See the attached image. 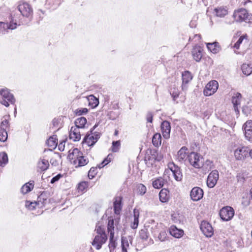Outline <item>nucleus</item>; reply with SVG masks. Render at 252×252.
Segmentation results:
<instances>
[{
    "label": "nucleus",
    "instance_id": "nucleus-1",
    "mask_svg": "<svg viewBox=\"0 0 252 252\" xmlns=\"http://www.w3.org/2000/svg\"><path fill=\"white\" fill-rule=\"evenodd\" d=\"M234 20L237 22H245L250 23L252 21V15H250L247 10L241 8L235 10L233 14Z\"/></svg>",
    "mask_w": 252,
    "mask_h": 252
},
{
    "label": "nucleus",
    "instance_id": "nucleus-2",
    "mask_svg": "<svg viewBox=\"0 0 252 252\" xmlns=\"http://www.w3.org/2000/svg\"><path fill=\"white\" fill-rule=\"evenodd\" d=\"M0 95L2 96V100L0 101L1 104L6 107H8L9 104H14L15 102V99L12 94L7 88H3L0 90Z\"/></svg>",
    "mask_w": 252,
    "mask_h": 252
},
{
    "label": "nucleus",
    "instance_id": "nucleus-3",
    "mask_svg": "<svg viewBox=\"0 0 252 252\" xmlns=\"http://www.w3.org/2000/svg\"><path fill=\"white\" fill-rule=\"evenodd\" d=\"M95 127L96 125L91 129L89 132L87 133L83 139V143L86 144L88 146H93L100 138L98 132H93Z\"/></svg>",
    "mask_w": 252,
    "mask_h": 252
},
{
    "label": "nucleus",
    "instance_id": "nucleus-4",
    "mask_svg": "<svg viewBox=\"0 0 252 252\" xmlns=\"http://www.w3.org/2000/svg\"><path fill=\"white\" fill-rule=\"evenodd\" d=\"M202 157L197 153L191 152L188 157V160L189 163L196 168H200L202 165V161H200Z\"/></svg>",
    "mask_w": 252,
    "mask_h": 252
},
{
    "label": "nucleus",
    "instance_id": "nucleus-5",
    "mask_svg": "<svg viewBox=\"0 0 252 252\" xmlns=\"http://www.w3.org/2000/svg\"><path fill=\"white\" fill-rule=\"evenodd\" d=\"M219 87V83L216 80H212L208 82L206 85L203 94L205 96H211L215 94Z\"/></svg>",
    "mask_w": 252,
    "mask_h": 252
},
{
    "label": "nucleus",
    "instance_id": "nucleus-6",
    "mask_svg": "<svg viewBox=\"0 0 252 252\" xmlns=\"http://www.w3.org/2000/svg\"><path fill=\"white\" fill-rule=\"evenodd\" d=\"M234 215V210L231 207H223L220 211L221 219L224 221H228L232 219Z\"/></svg>",
    "mask_w": 252,
    "mask_h": 252
},
{
    "label": "nucleus",
    "instance_id": "nucleus-7",
    "mask_svg": "<svg viewBox=\"0 0 252 252\" xmlns=\"http://www.w3.org/2000/svg\"><path fill=\"white\" fill-rule=\"evenodd\" d=\"M249 151L246 147H239L234 151V156L237 160H243L249 155Z\"/></svg>",
    "mask_w": 252,
    "mask_h": 252
},
{
    "label": "nucleus",
    "instance_id": "nucleus-8",
    "mask_svg": "<svg viewBox=\"0 0 252 252\" xmlns=\"http://www.w3.org/2000/svg\"><path fill=\"white\" fill-rule=\"evenodd\" d=\"M219 172L217 170H213L208 175L207 180V185L210 188H213L217 184L219 179Z\"/></svg>",
    "mask_w": 252,
    "mask_h": 252
},
{
    "label": "nucleus",
    "instance_id": "nucleus-9",
    "mask_svg": "<svg viewBox=\"0 0 252 252\" xmlns=\"http://www.w3.org/2000/svg\"><path fill=\"white\" fill-rule=\"evenodd\" d=\"M168 168L176 181H180L182 179L183 175L180 167L172 162L169 163Z\"/></svg>",
    "mask_w": 252,
    "mask_h": 252
},
{
    "label": "nucleus",
    "instance_id": "nucleus-10",
    "mask_svg": "<svg viewBox=\"0 0 252 252\" xmlns=\"http://www.w3.org/2000/svg\"><path fill=\"white\" fill-rule=\"evenodd\" d=\"M200 229L202 233L206 237H211L213 234V229L211 225L206 221H203L200 226Z\"/></svg>",
    "mask_w": 252,
    "mask_h": 252
},
{
    "label": "nucleus",
    "instance_id": "nucleus-11",
    "mask_svg": "<svg viewBox=\"0 0 252 252\" xmlns=\"http://www.w3.org/2000/svg\"><path fill=\"white\" fill-rule=\"evenodd\" d=\"M107 239L106 234H102V235H96L92 243V245L97 250H99L101 248L102 245L106 242Z\"/></svg>",
    "mask_w": 252,
    "mask_h": 252
},
{
    "label": "nucleus",
    "instance_id": "nucleus-12",
    "mask_svg": "<svg viewBox=\"0 0 252 252\" xmlns=\"http://www.w3.org/2000/svg\"><path fill=\"white\" fill-rule=\"evenodd\" d=\"M190 196L193 201H198L203 197V191L199 187H194L190 191Z\"/></svg>",
    "mask_w": 252,
    "mask_h": 252
},
{
    "label": "nucleus",
    "instance_id": "nucleus-13",
    "mask_svg": "<svg viewBox=\"0 0 252 252\" xmlns=\"http://www.w3.org/2000/svg\"><path fill=\"white\" fill-rule=\"evenodd\" d=\"M18 8L23 16L28 17L32 13V10L30 5L26 2L19 4Z\"/></svg>",
    "mask_w": 252,
    "mask_h": 252
},
{
    "label": "nucleus",
    "instance_id": "nucleus-14",
    "mask_svg": "<svg viewBox=\"0 0 252 252\" xmlns=\"http://www.w3.org/2000/svg\"><path fill=\"white\" fill-rule=\"evenodd\" d=\"M83 155L82 153L77 148H74L72 151H69L68 158L70 160V161L73 164H76L77 159L79 158V157Z\"/></svg>",
    "mask_w": 252,
    "mask_h": 252
},
{
    "label": "nucleus",
    "instance_id": "nucleus-15",
    "mask_svg": "<svg viewBox=\"0 0 252 252\" xmlns=\"http://www.w3.org/2000/svg\"><path fill=\"white\" fill-rule=\"evenodd\" d=\"M17 24L13 20H11L9 23L0 22V32L2 34L5 33V32L9 30H14L17 28Z\"/></svg>",
    "mask_w": 252,
    "mask_h": 252
},
{
    "label": "nucleus",
    "instance_id": "nucleus-16",
    "mask_svg": "<svg viewBox=\"0 0 252 252\" xmlns=\"http://www.w3.org/2000/svg\"><path fill=\"white\" fill-rule=\"evenodd\" d=\"M161 129L163 137L168 139L170 137L171 131L170 124L167 121H163L161 125Z\"/></svg>",
    "mask_w": 252,
    "mask_h": 252
},
{
    "label": "nucleus",
    "instance_id": "nucleus-17",
    "mask_svg": "<svg viewBox=\"0 0 252 252\" xmlns=\"http://www.w3.org/2000/svg\"><path fill=\"white\" fill-rule=\"evenodd\" d=\"M241 97V94L239 93L234 94L232 97V103L233 104L234 109L237 115L239 113L238 106L240 105Z\"/></svg>",
    "mask_w": 252,
    "mask_h": 252
},
{
    "label": "nucleus",
    "instance_id": "nucleus-18",
    "mask_svg": "<svg viewBox=\"0 0 252 252\" xmlns=\"http://www.w3.org/2000/svg\"><path fill=\"white\" fill-rule=\"evenodd\" d=\"M202 49L200 46H195L192 50V56L193 59L199 62L202 57Z\"/></svg>",
    "mask_w": 252,
    "mask_h": 252
},
{
    "label": "nucleus",
    "instance_id": "nucleus-19",
    "mask_svg": "<svg viewBox=\"0 0 252 252\" xmlns=\"http://www.w3.org/2000/svg\"><path fill=\"white\" fill-rule=\"evenodd\" d=\"M69 138L74 141H78L81 139V134L79 128L77 127L72 126L69 133Z\"/></svg>",
    "mask_w": 252,
    "mask_h": 252
},
{
    "label": "nucleus",
    "instance_id": "nucleus-20",
    "mask_svg": "<svg viewBox=\"0 0 252 252\" xmlns=\"http://www.w3.org/2000/svg\"><path fill=\"white\" fill-rule=\"evenodd\" d=\"M192 78L191 74L189 71H186L182 73V89L186 88V85L190 82Z\"/></svg>",
    "mask_w": 252,
    "mask_h": 252
},
{
    "label": "nucleus",
    "instance_id": "nucleus-21",
    "mask_svg": "<svg viewBox=\"0 0 252 252\" xmlns=\"http://www.w3.org/2000/svg\"><path fill=\"white\" fill-rule=\"evenodd\" d=\"M169 232L172 236L177 238H181L184 234L183 230L179 229L174 225L171 226Z\"/></svg>",
    "mask_w": 252,
    "mask_h": 252
},
{
    "label": "nucleus",
    "instance_id": "nucleus-22",
    "mask_svg": "<svg viewBox=\"0 0 252 252\" xmlns=\"http://www.w3.org/2000/svg\"><path fill=\"white\" fill-rule=\"evenodd\" d=\"M139 211L138 210L135 208L133 210V220L131 221L130 226L132 229H136L137 228L139 224Z\"/></svg>",
    "mask_w": 252,
    "mask_h": 252
},
{
    "label": "nucleus",
    "instance_id": "nucleus-23",
    "mask_svg": "<svg viewBox=\"0 0 252 252\" xmlns=\"http://www.w3.org/2000/svg\"><path fill=\"white\" fill-rule=\"evenodd\" d=\"M34 181H30L24 185L21 189V191L23 194H25L31 191L34 188Z\"/></svg>",
    "mask_w": 252,
    "mask_h": 252
},
{
    "label": "nucleus",
    "instance_id": "nucleus-24",
    "mask_svg": "<svg viewBox=\"0 0 252 252\" xmlns=\"http://www.w3.org/2000/svg\"><path fill=\"white\" fill-rule=\"evenodd\" d=\"M129 243H131V238L130 237H122V252H127V249L129 247Z\"/></svg>",
    "mask_w": 252,
    "mask_h": 252
},
{
    "label": "nucleus",
    "instance_id": "nucleus-25",
    "mask_svg": "<svg viewBox=\"0 0 252 252\" xmlns=\"http://www.w3.org/2000/svg\"><path fill=\"white\" fill-rule=\"evenodd\" d=\"M159 198L161 202H167L170 198L169 191L165 189H162L159 192Z\"/></svg>",
    "mask_w": 252,
    "mask_h": 252
},
{
    "label": "nucleus",
    "instance_id": "nucleus-26",
    "mask_svg": "<svg viewBox=\"0 0 252 252\" xmlns=\"http://www.w3.org/2000/svg\"><path fill=\"white\" fill-rule=\"evenodd\" d=\"M88 104L92 108L96 107L99 104L98 99L93 95L87 97Z\"/></svg>",
    "mask_w": 252,
    "mask_h": 252
},
{
    "label": "nucleus",
    "instance_id": "nucleus-27",
    "mask_svg": "<svg viewBox=\"0 0 252 252\" xmlns=\"http://www.w3.org/2000/svg\"><path fill=\"white\" fill-rule=\"evenodd\" d=\"M188 148L183 147L178 152V159L179 161H183L187 158Z\"/></svg>",
    "mask_w": 252,
    "mask_h": 252
},
{
    "label": "nucleus",
    "instance_id": "nucleus-28",
    "mask_svg": "<svg viewBox=\"0 0 252 252\" xmlns=\"http://www.w3.org/2000/svg\"><path fill=\"white\" fill-rule=\"evenodd\" d=\"M87 123V120L85 117H82L77 119L75 121V127L78 128H83L85 127V126Z\"/></svg>",
    "mask_w": 252,
    "mask_h": 252
},
{
    "label": "nucleus",
    "instance_id": "nucleus-29",
    "mask_svg": "<svg viewBox=\"0 0 252 252\" xmlns=\"http://www.w3.org/2000/svg\"><path fill=\"white\" fill-rule=\"evenodd\" d=\"M88 162V158L81 155V156L77 159L76 164H74V165H75L76 167L83 166L87 164Z\"/></svg>",
    "mask_w": 252,
    "mask_h": 252
},
{
    "label": "nucleus",
    "instance_id": "nucleus-30",
    "mask_svg": "<svg viewBox=\"0 0 252 252\" xmlns=\"http://www.w3.org/2000/svg\"><path fill=\"white\" fill-rule=\"evenodd\" d=\"M152 143L155 147H158L161 143V136L160 133H155L152 138Z\"/></svg>",
    "mask_w": 252,
    "mask_h": 252
},
{
    "label": "nucleus",
    "instance_id": "nucleus-31",
    "mask_svg": "<svg viewBox=\"0 0 252 252\" xmlns=\"http://www.w3.org/2000/svg\"><path fill=\"white\" fill-rule=\"evenodd\" d=\"M216 15L218 17H223L227 14V10L223 7H219L215 9Z\"/></svg>",
    "mask_w": 252,
    "mask_h": 252
},
{
    "label": "nucleus",
    "instance_id": "nucleus-32",
    "mask_svg": "<svg viewBox=\"0 0 252 252\" xmlns=\"http://www.w3.org/2000/svg\"><path fill=\"white\" fill-rule=\"evenodd\" d=\"M241 69L243 73L247 76L250 75L252 73V66L251 64L243 63Z\"/></svg>",
    "mask_w": 252,
    "mask_h": 252
},
{
    "label": "nucleus",
    "instance_id": "nucleus-33",
    "mask_svg": "<svg viewBox=\"0 0 252 252\" xmlns=\"http://www.w3.org/2000/svg\"><path fill=\"white\" fill-rule=\"evenodd\" d=\"M165 180L162 178H158L153 182V186L155 189H160L163 187Z\"/></svg>",
    "mask_w": 252,
    "mask_h": 252
},
{
    "label": "nucleus",
    "instance_id": "nucleus-34",
    "mask_svg": "<svg viewBox=\"0 0 252 252\" xmlns=\"http://www.w3.org/2000/svg\"><path fill=\"white\" fill-rule=\"evenodd\" d=\"M49 166V163L48 160L42 159L38 162V167L43 171L46 170Z\"/></svg>",
    "mask_w": 252,
    "mask_h": 252
},
{
    "label": "nucleus",
    "instance_id": "nucleus-35",
    "mask_svg": "<svg viewBox=\"0 0 252 252\" xmlns=\"http://www.w3.org/2000/svg\"><path fill=\"white\" fill-rule=\"evenodd\" d=\"M218 45V43L217 42H215L214 43H208L207 44V47L211 52L216 54L218 53L219 50Z\"/></svg>",
    "mask_w": 252,
    "mask_h": 252
},
{
    "label": "nucleus",
    "instance_id": "nucleus-36",
    "mask_svg": "<svg viewBox=\"0 0 252 252\" xmlns=\"http://www.w3.org/2000/svg\"><path fill=\"white\" fill-rule=\"evenodd\" d=\"M122 209L121 200V199H116L114 202V210L115 213L117 215H119Z\"/></svg>",
    "mask_w": 252,
    "mask_h": 252
},
{
    "label": "nucleus",
    "instance_id": "nucleus-37",
    "mask_svg": "<svg viewBox=\"0 0 252 252\" xmlns=\"http://www.w3.org/2000/svg\"><path fill=\"white\" fill-rule=\"evenodd\" d=\"M8 156L6 153L2 152L0 153V166H4L8 162Z\"/></svg>",
    "mask_w": 252,
    "mask_h": 252
},
{
    "label": "nucleus",
    "instance_id": "nucleus-38",
    "mask_svg": "<svg viewBox=\"0 0 252 252\" xmlns=\"http://www.w3.org/2000/svg\"><path fill=\"white\" fill-rule=\"evenodd\" d=\"M47 145L52 148H55L58 145V141L56 138L54 136L50 137L47 140Z\"/></svg>",
    "mask_w": 252,
    "mask_h": 252
},
{
    "label": "nucleus",
    "instance_id": "nucleus-39",
    "mask_svg": "<svg viewBox=\"0 0 252 252\" xmlns=\"http://www.w3.org/2000/svg\"><path fill=\"white\" fill-rule=\"evenodd\" d=\"M8 134L6 129L0 128V141L5 142L7 139Z\"/></svg>",
    "mask_w": 252,
    "mask_h": 252
},
{
    "label": "nucleus",
    "instance_id": "nucleus-40",
    "mask_svg": "<svg viewBox=\"0 0 252 252\" xmlns=\"http://www.w3.org/2000/svg\"><path fill=\"white\" fill-rule=\"evenodd\" d=\"M114 235L113 232H111V235H110V239H109V247L110 249H114L116 247V243L114 239Z\"/></svg>",
    "mask_w": 252,
    "mask_h": 252
},
{
    "label": "nucleus",
    "instance_id": "nucleus-41",
    "mask_svg": "<svg viewBox=\"0 0 252 252\" xmlns=\"http://www.w3.org/2000/svg\"><path fill=\"white\" fill-rule=\"evenodd\" d=\"M107 229L108 232L110 233V235H111V232H113L114 234V226L113 219H109L108 220Z\"/></svg>",
    "mask_w": 252,
    "mask_h": 252
},
{
    "label": "nucleus",
    "instance_id": "nucleus-42",
    "mask_svg": "<svg viewBox=\"0 0 252 252\" xmlns=\"http://www.w3.org/2000/svg\"><path fill=\"white\" fill-rule=\"evenodd\" d=\"M37 202H30L29 201H26L25 203V206L28 209L30 210H33L35 209L36 205H37Z\"/></svg>",
    "mask_w": 252,
    "mask_h": 252
},
{
    "label": "nucleus",
    "instance_id": "nucleus-43",
    "mask_svg": "<svg viewBox=\"0 0 252 252\" xmlns=\"http://www.w3.org/2000/svg\"><path fill=\"white\" fill-rule=\"evenodd\" d=\"M167 238V232L165 230H161L158 234V239L161 242H163L166 240Z\"/></svg>",
    "mask_w": 252,
    "mask_h": 252
},
{
    "label": "nucleus",
    "instance_id": "nucleus-44",
    "mask_svg": "<svg viewBox=\"0 0 252 252\" xmlns=\"http://www.w3.org/2000/svg\"><path fill=\"white\" fill-rule=\"evenodd\" d=\"M97 169L96 167H92L89 171L88 177L89 179H92L96 175L97 173Z\"/></svg>",
    "mask_w": 252,
    "mask_h": 252
},
{
    "label": "nucleus",
    "instance_id": "nucleus-45",
    "mask_svg": "<svg viewBox=\"0 0 252 252\" xmlns=\"http://www.w3.org/2000/svg\"><path fill=\"white\" fill-rule=\"evenodd\" d=\"M120 142L119 141H113L112 142V151L113 152H117L120 148Z\"/></svg>",
    "mask_w": 252,
    "mask_h": 252
},
{
    "label": "nucleus",
    "instance_id": "nucleus-46",
    "mask_svg": "<svg viewBox=\"0 0 252 252\" xmlns=\"http://www.w3.org/2000/svg\"><path fill=\"white\" fill-rule=\"evenodd\" d=\"M146 187L143 184H140L137 186V191L139 194L144 195L146 192Z\"/></svg>",
    "mask_w": 252,
    "mask_h": 252
},
{
    "label": "nucleus",
    "instance_id": "nucleus-47",
    "mask_svg": "<svg viewBox=\"0 0 252 252\" xmlns=\"http://www.w3.org/2000/svg\"><path fill=\"white\" fill-rule=\"evenodd\" d=\"M88 186H89V184L87 182H85V181L82 182L78 184V189L79 190L83 191L85 190L88 187Z\"/></svg>",
    "mask_w": 252,
    "mask_h": 252
},
{
    "label": "nucleus",
    "instance_id": "nucleus-48",
    "mask_svg": "<svg viewBox=\"0 0 252 252\" xmlns=\"http://www.w3.org/2000/svg\"><path fill=\"white\" fill-rule=\"evenodd\" d=\"M170 94L172 96V97L173 98V100L174 101H175L177 98H178L179 96V92L177 89H174L173 90L171 89Z\"/></svg>",
    "mask_w": 252,
    "mask_h": 252
},
{
    "label": "nucleus",
    "instance_id": "nucleus-49",
    "mask_svg": "<svg viewBox=\"0 0 252 252\" xmlns=\"http://www.w3.org/2000/svg\"><path fill=\"white\" fill-rule=\"evenodd\" d=\"M247 37V35H243L241 36L238 39V41L234 45V48L238 49L239 48L240 44L242 43V41L245 38Z\"/></svg>",
    "mask_w": 252,
    "mask_h": 252
},
{
    "label": "nucleus",
    "instance_id": "nucleus-50",
    "mask_svg": "<svg viewBox=\"0 0 252 252\" xmlns=\"http://www.w3.org/2000/svg\"><path fill=\"white\" fill-rule=\"evenodd\" d=\"M244 131L252 130V121L250 120L247 121L243 126Z\"/></svg>",
    "mask_w": 252,
    "mask_h": 252
},
{
    "label": "nucleus",
    "instance_id": "nucleus-51",
    "mask_svg": "<svg viewBox=\"0 0 252 252\" xmlns=\"http://www.w3.org/2000/svg\"><path fill=\"white\" fill-rule=\"evenodd\" d=\"M88 110L86 108H78L75 110V113L77 115L80 116L87 113Z\"/></svg>",
    "mask_w": 252,
    "mask_h": 252
},
{
    "label": "nucleus",
    "instance_id": "nucleus-52",
    "mask_svg": "<svg viewBox=\"0 0 252 252\" xmlns=\"http://www.w3.org/2000/svg\"><path fill=\"white\" fill-rule=\"evenodd\" d=\"M139 236L141 239L147 240L148 237L147 231L146 229H141L139 231Z\"/></svg>",
    "mask_w": 252,
    "mask_h": 252
},
{
    "label": "nucleus",
    "instance_id": "nucleus-53",
    "mask_svg": "<svg viewBox=\"0 0 252 252\" xmlns=\"http://www.w3.org/2000/svg\"><path fill=\"white\" fill-rule=\"evenodd\" d=\"M10 126L9 122L6 119L3 120L0 123V128L5 129L6 128L9 127Z\"/></svg>",
    "mask_w": 252,
    "mask_h": 252
},
{
    "label": "nucleus",
    "instance_id": "nucleus-54",
    "mask_svg": "<svg viewBox=\"0 0 252 252\" xmlns=\"http://www.w3.org/2000/svg\"><path fill=\"white\" fill-rule=\"evenodd\" d=\"M180 218V217L178 214L175 213L171 215V219L175 223L180 222L181 220Z\"/></svg>",
    "mask_w": 252,
    "mask_h": 252
},
{
    "label": "nucleus",
    "instance_id": "nucleus-55",
    "mask_svg": "<svg viewBox=\"0 0 252 252\" xmlns=\"http://www.w3.org/2000/svg\"><path fill=\"white\" fill-rule=\"evenodd\" d=\"M245 135L249 141H252V130H248L247 129V131H245Z\"/></svg>",
    "mask_w": 252,
    "mask_h": 252
},
{
    "label": "nucleus",
    "instance_id": "nucleus-56",
    "mask_svg": "<svg viewBox=\"0 0 252 252\" xmlns=\"http://www.w3.org/2000/svg\"><path fill=\"white\" fill-rule=\"evenodd\" d=\"M97 235H102V234H106L104 231V228L101 226H96V228L95 229Z\"/></svg>",
    "mask_w": 252,
    "mask_h": 252
},
{
    "label": "nucleus",
    "instance_id": "nucleus-57",
    "mask_svg": "<svg viewBox=\"0 0 252 252\" xmlns=\"http://www.w3.org/2000/svg\"><path fill=\"white\" fill-rule=\"evenodd\" d=\"M153 115L151 112H148L146 116V119L148 122L152 123L153 122Z\"/></svg>",
    "mask_w": 252,
    "mask_h": 252
},
{
    "label": "nucleus",
    "instance_id": "nucleus-58",
    "mask_svg": "<svg viewBox=\"0 0 252 252\" xmlns=\"http://www.w3.org/2000/svg\"><path fill=\"white\" fill-rule=\"evenodd\" d=\"M242 112L246 115L248 116L250 113V111L249 110V108L248 106H244L243 108Z\"/></svg>",
    "mask_w": 252,
    "mask_h": 252
},
{
    "label": "nucleus",
    "instance_id": "nucleus-59",
    "mask_svg": "<svg viewBox=\"0 0 252 252\" xmlns=\"http://www.w3.org/2000/svg\"><path fill=\"white\" fill-rule=\"evenodd\" d=\"M61 177V175L60 174H59L55 177H54L51 180V183L52 184H53L55 182L58 181L60 177Z\"/></svg>",
    "mask_w": 252,
    "mask_h": 252
},
{
    "label": "nucleus",
    "instance_id": "nucleus-60",
    "mask_svg": "<svg viewBox=\"0 0 252 252\" xmlns=\"http://www.w3.org/2000/svg\"><path fill=\"white\" fill-rule=\"evenodd\" d=\"M109 163L108 161H107L106 159L105 158L102 162L98 165L99 168H101L102 167H103L104 166L106 165Z\"/></svg>",
    "mask_w": 252,
    "mask_h": 252
},
{
    "label": "nucleus",
    "instance_id": "nucleus-61",
    "mask_svg": "<svg viewBox=\"0 0 252 252\" xmlns=\"http://www.w3.org/2000/svg\"><path fill=\"white\" fill-rule=\"evenodd\" d=\"M58 148L60 151H63L64 149V142H61L59 145Z\"/></svg>",
    "mask_w": 252,
    "mask_h": 252
},
{
    "label": "nucleus",
    "instance_id": "nucleus-62",
    "mask_svg": "<svg viewBox=\"0 0 252 252\" xmlns=\"http://www.w3.org/2000/svg\"><path fill=\"white\" fill-rule=\"evenodd\" d=\"M113 158V155L111 154H109L107 157L105 158L107 161L109 163Z\"/></svg>",
    "mask_w": 252,
    "mask_h": 252
},
{
    "label": "nucleus",
    "instance_id": "nucleus-63",
    "mask_svg": "<svg viewBox=\"0 0 252 252\" xmlns=\"http://www.w3.org/2000/svg\"><path fill=\"white\" fill-rule=\"evenodd\" d=\"M193 38H196L197 40H199L200 38V34H195L194 35Z\"/></svg>",
    "mask_w": 252,
    "mask_h": 252
},
{
    "label": "nucleus",
    "instance_id": "nucleus-64",
    "mask_svg": "<svg viewBox=\"0 0 252 252\" xmlns=\"http://www.w3.org/2000/svg\"><path fill=\"white\" fill-rule=\"evenodd\" d=\"M249 156L250 157H251V158L252 159V149L250 151H249Z\"/></svg>",
    "mask_w": 252,
    "mask_h": 252
}]
</instances>
